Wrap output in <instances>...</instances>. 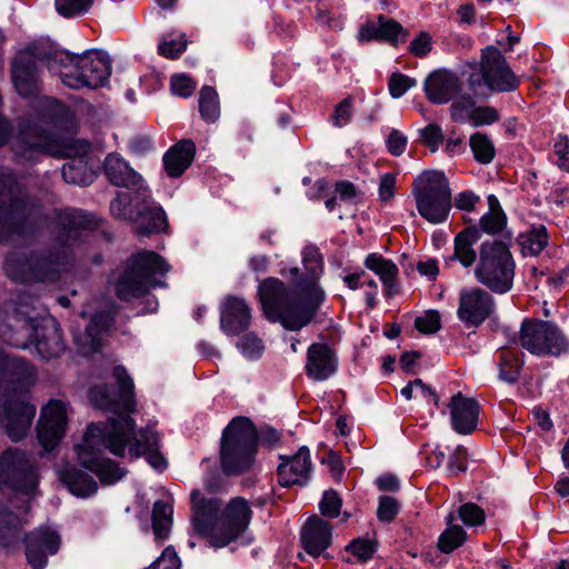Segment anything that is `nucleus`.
<instances>
[{"mask_svg":"<svg viewBox=\"0 0 569 569\" xmlns=\"http://www.w3.org/2000/svg\"><path fill=\"white\" fill-rule=\"evenodd\" d=\"M50 221L54 223V243L50 249L31 254L12 252L7 257L4 270L14 281H56L69 267L81 231L94 230L98 220L93 214L73 208L53 209L47 213L9 169L0 168V242L32 237Z\"/></svg>","mask_w":569,"mask_h":569,"instance_id":"obj_1","label":"nucleus"},{"mask_svg":"<svg viewBox=\"0 0 569 569\" xmlns=\"http://www.w3.org/2000/svg\"><path fill=\"white\" fill-rule=\"evenodd\" d=\"M112 378L118 390L108 385H97L89 390L90 403L110 415L107 423L88 426L82 443L77 445L78 459L82 467L94 472L104 485L120 480L126 470L111 459L101 456L102 449L122 457L128 446L131 457L143 456L149 465L157 470L167 467V460L159 451V437L150 428L134 430L131 413L136 411L133 381L121 366L112 369Z\"/></svg>","mask_w":569,"mask_h":569,"instance_id":"obj_2","label":"nucleus"},{"mask_svg":"<svg viewBox=\"0 0 569 569\" xmlns=\"http://www.w3.org/2000/svg\"><path fill=\"white\" fill-rule=\"evenodd\" d=\"M302 263L309 276L298 279L291 289L273 277L261 281L258 288L267 319L291 331L309 325L326 297L318 283L323 271V260L316 246L310 244L302 250Z\"/></svg>","mask_w":569,"mask_h":569,"instance_id":"obj_3","label":"nucleus"},{"mask_svg":"<svg viewBox=\"0 0 569 569\" xmlns=\"http://www.w3.org/2000/svg\"><path fill=\"white\" fill-rule=\"evenodd\" d=\"M36 378L33 366L0 351V397L3 398L1 421L13 442L27 436L36 416V407L23 397L24 390Z\"/></svg>","mask_w":569,"mask_h":569,"instance_id":"obj_4","label":"nucleus"},{"mask_svg":"<svg viewBox=\"0 0 569 569\" xmlns=\"http://www.w3.org/2000/svg\"><path fill=\"white\" fill-rule=\"evenodd\" d=\"M0 338L17 348L26 349L34 343L43 360L60 357L66 350L61 329L52 318H40L20 303L11 313L0 315Z\"/></svg>","mask_w":569,"mask_h":569,"instance_id":"obj_5","label":"nucleus"},{"mask_svg":"<svg viewBox=\"0 0 569 569\" xmlns=\"http://www.w3.org/2000/svg\"><path fill=\"white\" fill-rule=\"evenodd\" d=\"M168 271V263L158 253L141 251L127 260L124 269L114 280V292L121 300L138 298L151 288L163 286L154 276H162Z\"/></svg>","mask_w":569,"mask_h":569,"instance_id":"obj_6","label":"nucleus"},{"mask_svg":"<svg viewBox=\"0 0 569 569\" xmlns=\"http://www.w3.org/2000/svg\"><path fill=\"white\" fill-rule=\"evenodd\" d=\"M257 439V430L248 418L231 420L222 433L220 449L221 466L227 475L241 473L252 466Z\"/></svg>","mask_w":569,"mask_h":569,"instance_id":"obj_7","label":"nucleus"},{"mask_svg":"<svg viewBox=\"0 0 569 569\" xmlns=\"http://www.w3.org/2000/svg\"><path fill=\"white\" fill-rule=\"evenodd\" d=\"M515 268V260L505 242L486 241L480 247L475 277L492 292L506 293L512 288Z\"/></svg>","mask_w":569,"mask_h":569,"instance_id":"obj_8","label":"nucleus"},{"mask_svg":"<svg viewBox=\"0 0 569 569\" xmlns=\"http://www.w3.org/2000/svg\"><path fill=\"white\" fill-rule=\"evenodd\" d=\"M20 142H88L84 139H76L78 120L74 113L67 107H61L52 114H37L23 118L19 122Z\"/></svg>","mask_w":569,"mask_h":569,"instance_id":"obj_9","label":"nucleus"},{"mask_svg":"<svg viewBox=\"0 0 569 569\" xmlns=\"http://www.w3.org/2000/svg\"><path fill=\"white\" fill-rule=\"evenodd\" d=\"M519 84L520 80L510 69L506 58L493 46H488L482 50L480 68L468 77L469 89L477 97L488 96L482 91L483 88L489 93L511 92L518 89Z\"/></svg>","mask_w":569,"mask_h":569,"instance_id":"obj_10","label":"nucleus"},{"mask_svg":"<svg viewBox=\"0 0 569 569\" xmlns=\"http://www.w3.org/2000/svg\"><path fill=\"white\" fill-rule=\"evenodd\" d=\"M13 152L23 160H33L43 152L58 158H68L62 167V177L72 184H86L90 178V144H13Z\"/></svg>","mask_w":569,"mask_h":569,"instance_id":"obj_11","label":"nucleus"},{"mask_svg":"<svg viewBox=\"0 0 569 569\" xmlns=\"http://www.w3.org/2000/svg\"><path fill=\"white\" fill-rule=\"evenodd\" d=\"M417 210L431 223L443 222L451 208L449 182L440 171H426L412 184Z\"/></svg>","mask_w":569,"mask_h":569,"instance_id":"obj_12","label":"nucleus"},{"mask_svg":"<svg viewBox=\"0 0 569 569\" xmlns=\"http://www.w3.org/2000/svg\"><path fill=\"white\" fill-rule=\"evenodd\" d=\"M518 343L538 357H559L569 351V340L552 321L525 319L518 332Z\"/></svg>","mask_w":569,"mask_h":569,"instance_id":"obj_13","label":"nucleus"},{"mask_svg":"<svg viewBox=\"0 0 569 569\" xmlns=\"http://www.w3.org/2000/svg\"><path fill=\"white\" fill-rule=\"evenodd\" d=\"M9 486L14 492L28 496L23 500L26 507L23 512L29 509V497L36 491L38 486V475L34 458L18 449L9 448L0 456V486Z\"/></svg>","mask_w":569,"mask_h":569,"instance_id":"obj_14","label":"nucleus"},{"mask_svg":"<svg viewBox=\"0 0 569 569\" xmlns=\"http://www.w3.org/2000/svg\"><path fill=\"white\" fill-rule=\"evenodd\" d=\"M111 74V60L102 50H87L78 54L72 73L64 74V86L81 90L98 89L109 81Z\"/></svg>","mask_w":569,"mask_h":569,"instance_id":"obj_15","label":"nucleus"},{"mask_svg":"<svg viewBox=\"0 0 569 569\" xmlns=\"http://www.w3.org/2000/svg\"><path fill=\"white\" fill-rule=\"evenodd\" d=\"M29 43L20 50L11 63V79L16 91L22 98H32L41 91L39 60Z\"/></svg>","mask_w":569,"mask_h":569,"instance_id":"obj_16","label":"nucleus"},{"mask_svg":"<svg viewBox=\"0 0 569 569\" xmlns=\"http://www.w3.org/2000/svg\"><path fill=\"white\" fill-rule=\"evenodd\" d=\"M251 509L244 498L236 497L226 506L219 518V536L213 537L214 548L226 547L248 528Z\"/></svg>","mask_w":569,"mask_h":569,"instance_id":"obj_17","label":"nucleus"},{"mask_svg":"<svg viewBox=\"0 0 569 569\" xmlns=\"http://www.w3.org/2000/svg\"><path fill=\"white\" fill-rule=\"evenodd\" d=\"M191 522L194 531L214 547L213 537L219 536V512L221 501L217 498H206L200 490L194 489L190 495Z\"/></svg>","mask_w":569,"mask_h":569,"instance_id":"obj_18","label":"nucleus"},{"mask_svg":"<svg viewBox=\"0 0 569 569\" xmlns=\"http://www.w3.org/2000/svg\"><path fill=\"white\" fill-rule=\"evenodd\" d=\"M67 406L60 400H51L42 408L38 425V439L46 451H51L66 432Z\"/></svg>","mask_w":569,"mask_h":569,"instance_id":"obj_19","label":"nucleus"},{"mask_svg":"<svg viewBox=\"0 0 569 569\" xmlns=\"http://www.w3.org/2000/svg\"><path fill=\"white\" fill-rule=\"evenodd\" d=\"M495 300L483 289L471 288L460 292L458 318L468 326H480L493 311Z\"/></svg>","mask_w":569,"mask_h":569,"instance_id":"obj_20","label":"nucleus"},{"mask_svg":"<svg viewBox=\"0 0 569 569\" xmlns=\"http://www.w3.org/2000/svg\"><path fill=\"white\" fill-rule=\"evenodd\" d=\"M60 547L59 535L48 528H39L26 536V557L33 569H43L49 555Z\"/></svg>","mask_w":569,"mask_h":569,"instance_id":"obj_21","label":"nucleus"},{"mask_svg":"<svg viewBox=\"0 0 569 569\" xmlns=\"http://www.w3.org/2000/svg\"><path fill=\"white\" fill-rule=\"evenodd\" d=\"M408 32L395 19L379 14L377 21H367L358 31L360 42L381 41L393 47L406 41Z\"/></svg>","mask_w":569,"mask_h":569,"instance_id":"obj_22","label":"nucleus"},{"mask_svg":"<svg viewBox=\"0 0 569 569\" xmlns=\"http://www.w3.org/2000/svg\"><path fill=\"white\" fill-rule=\"evenodd\" d=\"M32 50L41 63H44L52 74L60 77L64 84V74L72 73L78 54L59 49L54 43L46 40L31 42Z\"/></svg>","mask_w":569,"mask_h":569,"instance_id":"obj_23","label":"nucleus"},{"mask_svg":"<svg viewBox=\"0 0 569 569\" xmlns=\"http://www.w3.org/2000/svg\"><path fill=\"white\" fill-rule=\"evenodd\" d=\"M427 99L436 104L453 100L461 91V82L455 72L446 69L432 71L423 82Z\"/></svg>","mask_w":569,"mask_h":569,"instance_id":"obj_24","label":"nucleus"},{"mask_svg":"<svg viewBox=\"0 0 569 569\" xmlns=\"http://www.w3.org/2000/svg\"><path fill=\"white\" fill-rule=\"evenodd\" d=\"M280 458L282 462L278 466V475L281 486H305L309 481L312 463L310 460V451L307 447L302 446L291 457Z\"/></svg>","mask_w":569,"mask_h":569,"instance_id":"obj_25","label":"nucleus"},{"mask_svg":"<svg viewBox=\"0 0 569 569\" xmlns=\"http://www.w3.org/2000/svg\"><path fill=\"white\" fill-rule=\"evenodd\" d=\"M452 429L460 435L471 433L478 423L480 405L461 392L453 395L448 403Z\"/></svg>","mask_w":569,"mask_h":569,"instance_id":"obj_26","label":"nucleus"},{"mask_svg":"<svg viewBox=\"0 0 569 569\" xmlns=\"http://www.w3.org/2000/svg\"><path fill=\"white\" fill-rule=\"evenodd\" d=\"M331 526L315 515L310 517L301 529V543L306 552L318 557L325 552L332 541Z\"/></svg>","mask_w":569,"mask_h":569,"instance_id":"obj_27","label":"nucleus"},{"mask_svg":"<svg viewBox=\"0 0 569 569\" xmlns=\"http://www.w3.org/2000/svg\"><path fill=\"white\" fill-rule=\"evenodd\" d=\"M250 308L247 302L238 297L229 296L221 306L220 327L230 336H237L250 325Z\"/></svg>","mask_w":569,"mask_h":569,"instance_id":"obj_28","label":"nucleus"},{"mask_svg":"<svg viewBox=\"0 0 569 569\" xmlns=\"http://www.w3.org/2000/svg\"><path fill=\"white\" fill-rule=\"evenodd\" d=\"M337 357L326 343H312L308 348L306 372L316 381L327 380L337 371Z\"/></svg>","mask_w":569,"mask_h":569,"instance_id":"obj_29","label":"nucleus"},{"mask_svg":"<svg viewBox=\"0 0 569 569\" xmlns=\"http://www.w3.org/2000/svg\"><path fill=\"white\" fill-rule=\"evenodd\" d=\"M133 222L137 226L138 232L142 234L161 232L168 227L167 216L163 209L149 198L136 201V217Z\"/></svg>","mask_w":569,"mask_h":569,"instance_id":"obj_30","label":"nucleus"},{"mask_svg":"<svg viewBox=\"0 0 569 569\" xmlns=\"http://www.w3.org/2000/svg\"><path fill=\"white\" fill-rule=\"evenodd\" d=\"M112 323V317L109 312H97L86 327L82 335L74 336V342L83 355L97 352L101 346V335L107 331Z\"/></svg>","mask_w":569,"mask_h":569,"instance_id":"obj_31","label":"nucleus"},{"mask_svg":"<svg viewBox=\"0 0 569 569\" xmlns=\"http://www.w3.org/2000/svg\"><path fill=\"white\" fill-rule=\"evenodd\" d=\"M57 473L61 483L77 497L87 498L98 490V483L93 477L74 466L66 463L58 469Z\"/></svg>","mask_w":569,"mask_h":569,"instance_id":"obj_32","label":"nucleus"},{"mask_svg":"<svg viewBox=\"0 0 569 569\" xmlns=\"http://www.w3.org/2000/svg\"><path fill=\"white\" fill-rule=\"evenodd\" d=\"M103 169L108 180L114 186L130 188L139 186L141 181L140 174L118 153H110L106 157Z\"/></svg>","mask_w":569,"mask_h":569,"instance_id":"obj_33","label":"nucleus"},{"mask_svg":"<svg viewBox=\"0 0 569 569\" xmlns=\"http://www.w3.org/2000/svg\"><path fill=\"white\" fill-rule=\"evenodd\" d=\"M196 144H172L162 157L163 168L168 177L179 178L191 166Z\"/></svg>","mask_w":569,"mask_h":569,"instance_id":"obj_34","label":"nucleus"},{"mask_svg":"<svg viewBox=\"0 0 569 569\" xmlns=\"http://www.w3.org/2000/svg\"><path fill=\"white\" fill-rule=\"evenodd\" d=\"M365 266L379 276L383 283L386 296L390 297L398 293V267L391 260L385 259L377 253H370L365 260Z\"/></svg>","mask_w":569,"mask_h":569,"instance_id":"obj_35","label":"nucleus"},{"mask_svg":"<svg viewBox=\"0 0 569 569\" xmlns=\"http://www.w3.org/2000/svg\"><path fill=\"white\" fill-rule=\"evenodd\" d=\"M480 231L477 227H468L456 236L455 254L462 266L470 267L476 260V251L472 246L479 240Z\"/></svg>","mask_w":569,"mask_h":569,"instance_id":"obj_36","label":"nucleus"},{"mask_svg":"<svg viewBox=\"0 0 569 569\" xmlns=\"http://www.w3.org/2000/svg\"><path fill=\"white\" fill-rule=\"evenodd\" d=\"M499 379L507 383H515L523 366L521 355L511 349H502L499 358Z\"/></svg>","mask_w":569,"mask_h":569,"instance_id":"obj_37","label":"nucleus"},{"mask_svg":"<svg viewBox=\"0 0 569 569\" xmlns=\"http://www.w3.org/2000/svg\"><path fill=\"white\" fill-rule=\"evenodd\" d=\"M487 201L489 211L481 217L480 227L486 233L495 234L503 230L507 223V217L495 194H489Z\"/></svg>","mask_w":569,"mask_h":569,"instance_id":"obj_38","label":"nucleus"},{"mask_svg":"<svg viewBox=\"0 0 569 569\" xmlns=\"http://www.w3.org/2000/svg\"><path fill=\"white\" fill-rule=\"evenodd\" d=\"M172 507L164 501H157L152 508V530L157 540L169 537L172 526Z\"/></svg>","mask_w":569,"mask_h":569,"instance_id":"obj_39","label":"nucleus"},{"mask_svg":"<svg viewBox=\"0 0 569 569\" xmlns=\"http://www.w3.org/2000/svg\"><path fill=\"white\" fill-rule=\"evenodd\" d=\"M22 521L0 501V545L10 546L19 536Z\"/></svg>","mask_w":569,"mask_h":569,"instance_id":"obj_40","label":"nucleus"},{"mask_svg":"<svg viewBox=\"0 0 569 569\" xmlns=\"http://www.w3.org/2000/svg\"><path fill=\"white\" fill-rule=\"evenodd\" d=\"M199 111L206 122H216L220 117L219 97L213 87L203 86L200 89Z\"/></svg>","mask_w":569,"mask_h":569,"instance_id":"obj_41","label":"nucleus"},{"mask_svg":"<svg viewBox=\"0 0 569 569\" xmlns=\"http://www.w3.org/2000/svg\"><path fill=\"white\" fill-rule=\"evenodd\" d=\"M548 243L547 230L543 226L532 229L520 236V244L523 252L532 256L539 254Z\"/></svg>","mask_w":569,"mask_h":569,"instance_id":"obj_42","label":"nucleus"},{"mask_svg":"<svg viewBox=\"0 0 569 569\" xmlns=\"http://www.w3.org/2000/svg\"><path fill=\"white\" fill-rule=\"evenodd\" d=\"M466 531L458 525H452L445 530L438 540L439 549L445 553H450L465 542Z\"/></svg>","mask_w":569,"mask_h":569,"instance_id":"obj_43","label":"nucleus"},{"mask_svg":"<svg viewBox=\"0 0 569 569\" xmlns=\"http://www.w3.org/2000/svg\"><path fill=\"white\" fill-rule=\"evenodd\" d=\"M476 100L468 94H461L455 99L449 108L451 118L457 122L470 121L475 113Z\"/></svg>","mask_w":569,"mask_h":569,"instance_id":"obj_44","label":"nucleus"},{"mask_svg":"<svg viewBox=\"0 0 569 569\" xmlns=\"http://www.w3.org/2000/svg\"><path fill=\"white\" fill-rule=\"evenodd\" d=\"M94 0H54L57 12L63 18L82 16L89 11Z\"/></svg>","mask_w":569,"mask_h":569,"instance_id":"obj_45","label":"nucleus"},{"mask_svg":"<svg viewBox=\"0 0 569 569\" xmlns=\"http://www.w3.org/2000/svg\"><path fill=\"white\" fill-rule=\"evenodd\" d=\"M197 87V82L186 73H174L170 77V91L179 98H190Z\"/></svg>","mask_w":569,"mask_h":569,"instance_id":"obj_46","label":"nucleus"},{"mask_svg":"<svg viewBox=\"0 0 569 569\" xmlns=\"http://www.w3.org/2000/svg\"><path fill=\"white\" fill-rule=\"evenodd\" d=\"M417 86V80L400 72H393L388 79L389 93L393 99L401 98L409 89Z\"/></svg>","mask_w":569,"mask_h":569,"instance_id":"obj_47","label":"nucleus"},{"mask_svg":"<svg viewBox=\"0 0 569 569\" xmlns=\"http://www.w3.org/2000/svg\"><path fill=\"white\" fill-rule=\"evenodd\" d=\"M238 349L248 359H258L261 357L264 346L261 339L253 333H247L237 342Z\"/></svg>","mask_w":569,"mask_h":569,"instance_id":"obj_48","label":"nucleus"},{"mask_svg":"<svg viewBox=\"0 0 569 569\" xmlns=\"http://www.w3.org/2000/svg\"><path fill=\"white\" fill-rule=\"evenodd\" d=\"M130 206V197L127 193L118 194L110 202V212L117 219H126L134 221L136 209L131 210Z\"/></svg>","mask_w":569,"mask_h":569,"instance_id":"obj_49","label":"nucleus"},{"mask_svg":"<svg viewBox=\"0 0 569 569\" xmlns=\"http://www.w3.org/2000/svg\"><path fill=\"white\" fill-rule=\"evenodd\" d=\"M187 49L186 36L179 39L162 40L158 44V53L168 59L179 58Z\"/></svg>","mask_w":569,"mask_h":569,"instance_id":"obj_50","label":"nucleus"},{"mask_svg":"<svg viewBox=\"0 0 569 569\" xmlns=\"http://www.w3.org/2000/svg\"><path fill=\"white\" fill-rule=\"evenodd\" d=\"M459 517L467 526H479L485 522L486 515L482 508L473 502H467L459 508Z\"/></svg>","mask_w":569,"mask_h":569,"instance_id":"obj_51","label":"nucleus"},{"mask_svg":"<svg viewBox=\"0 0 569 569\" xmlns=\"http://www.w3.org/2000/svg\"><path fill=\"white\" fill-rule=\"evenodd\" d=\"M342 501L339 495L333 490H328L319 503L321 515L328 518H336L340 513Z\"/></svg>","mask_w":569,"mask_h":569,"instance_id":"obj_52","label":"nucleus"},{"mask_svg":"<svg viewBox=\"0 0 569 569\" xmlns=\"http://www.w3.org/2000/svg\"><path fill=\"white\" fill-rule=\"evenodd\" d=\"M347 550L360 561H366L376 552V543L369 539L358 538L348 545Z\"/></svg>","mask_w":569,"mask_h":569,"instance_id":"obj_53","label":"nucleus"},{"mask_svg":"<svg viewBox=\"0 0 569 569\" xmlns=\"http://www.w3.org/2000/svg\"><path fill=\"white\" fill-rule=\"evenodd\" d=\"M415 327L421 333H435L437 332L440 325V313L436 310H429L422 317H418L415 320Z\"/></svg>","mask_w":569,"mask_h":569,"instance_id":"obj_54","label":"nucleus"},{"mask_svg":"<svg viewBox=\"0 0 569 569\" xmlns=\"http://www.w3.org/2000/svg\"><path fill=\"white\" fill-rule=\"evenodd\" d=\"M399 511V503L396 498L390 496H381L377 510V517L380 521L390 522L395 519Z\"/></svg>","mask_w":569,"mask_h":569,"instance_id":"obj_55","label":"nucleus"},{"mask_svg":"<svg viewBox=\"0 0 569 569\" xmlns=\"http://www.w3.org/2000/svg\"><path fill=\"white\" fill-rule=\"evenodd\" d=\"M144 569H180V560L172 547H167L161 556Z\"/></svg>","mask_w":569,"mask_h":569,"instance_id":"obj_56","label":"nucleus"},{"mask_svg":"<svg viewBox=\"0 0 569 569\" xmlns=\"http://www.w3.org/2000/svg\"><path fill=\"white\" fill-rule=\"evenodd\" d=\"M499 120V113L498 111L490 107H477L475 108V113L472 114V118L470 121L478 127L483 124H491Z\"/></svg>","mask_w":569,"mask_h":569,"instance_id":"obj_57","label":"nucleus"},{"mask_svg":"<svg viewBox=\"0 0 569 569\" xmlns=\"http://www.w3.org/2000/svg\"><path fill=\"white\" fill-rule=\"evenodd\" d=\"M432 49L431 37L427 32H420L418 37L411 40L409 51L419 58L426 57Z\"/></svg>","mask_w":569,"mask_h":569,"instance_id":"obj_58","label":"nucleus"},{"mask_svg":"<svg viewBox=\"0 0 569 569\" xmlns=\"http://www.w3.org/2000/svg\"><path fill=\"white\" fill-rule=\"evenodd\" d=\"M467 450L462 446H458L455 451L451 453L448 469L451 475H457L459 472H463L467 470Z\"/></svg>","mask_w":569,"mask_h":569,"instance_id":"obj_59","label":"nucleus"},{"mask_svg":"<svg viewBox=\"0 0 569 569\" xmlns=\"http://www.w3.org/2000/svg\"><path fill=\"white\" fill-rule=\"evenodd\" d=\"M351 118V100L349 98L343 99L335 108V112L331 116L332 123L336 127H342L349 122Z\"/></svg>","mask_w":569,"mask_h":569,"instance_id":"obj_60","label":"nucleus"},{"mask_svg":"<svg viewBox=\"0 0 569 569\" xmlns=\"http://www.w3.org/2000/svg\"><path fill=\"white\" fill-rule=\"evenodd\" d=\"M421 142H445L442 129L437 123H429L425 128L418 130Z\"/></svg>","mask_w":569,"mask_h":569,"instance_id":"obj_61","label":"nucleus"},{"mask_svg":"<svg viewBox=\"0 0 569 569\" xmlns=\"http://www.w3.org/2000/svg\"><path fill=\"white\" fill-rule=\"evenodd\" d=\"M396 177L392 173H386L380 179L379 198L381 201H388L395 196Z\"/></svg>","mask_w":569,"mask_h":569,"instance_id":"obj_62","label":"nucleus"},{"mask_svg":"<svg viewBox=\"0 0 569 569\" xmlns=\"http://www.w3.org/2000/svg\"><path fill=\"white\" fill-rule=\"evenodd\" d=\"M475 159L483 164L490 163L496 154L493 144H470Z\"/></svg>","mask_w":569,"mask_h":569,"instance_id":"obj_63","label":"nucleus"},{"mask_svg":"<svg viewBox=\"0 0 569 569\" xmlns=\"http://www.w3.org/2000/svg\"><path fill=\"white\" fill-rule=\"evenodd\" d=\"M479 197L471 191H463L456 198V206L458 209L472 211L476 203L479 201Z\"/></svg>","mask_w":569,"mask_h":569,"instance_id":"obj_64","label":"nucleus"}]
</instances>
